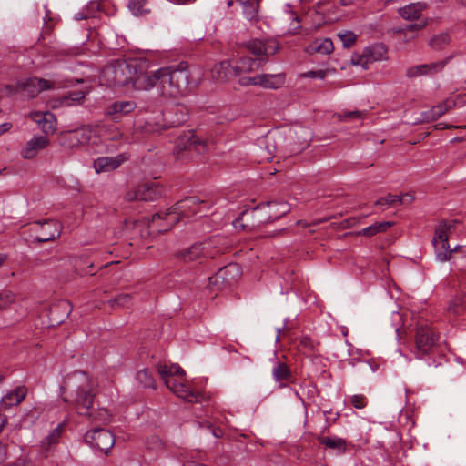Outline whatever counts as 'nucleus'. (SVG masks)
Returning a JSON list of instances; mask_svg holds the SVG:
<instances>
[{
  "mask_svg": "<svg viewBox=\"0 0 466 466\" xmlns=\"http://www.w3.org/2000/svg\"><path fill=\"white\" fill-rule=\"evenodd\" d=\"M52 86V83L48 80L38 77H29L17 82L15 86H5V89L8 95L20 93L23 96L27 98H35L40 92L49 90Z\"/></svg>",
  "mask_w": 466,
  "mask_h": 466,
  "instance_id": "8",
  "label": "nucleus"
},
{
  "mask_svg": "<svg viewBox=\"0 0 466 466\" xmlns=\"http://www.w3.org/2000/svg\"><path fill=\"white\" fill-rule=\"evenodd\" d=\"M242 275L241 268L238 263H229L220 268L217 273L208 278L207 288L211 292H218L229 289L240 279Z\"/></svg>",
  "mask_w": 466,
  "mask_h": 466,
  "instance_id": "7",
  "label": "nucleus"
},
{
  "mask_svg": "<svg viewBox=\"0 0 466 466\" xmlns=\"http://www.w3.org/2000/svg\"><path fill=\"white\" fill-rule=\"evenodd\" d=\"M392 225L393 223L390 221L375 222L374 224L362 228L359 234L366 237H372L378 233L385 232Z\"/></svg>",
  "mask_w": 466,
  "mask_h": 466,
  "instance_id": "34",
  "label": "nucleus"
},
{
  "mask_svg": "<svg viewBox=\"0 0 466 466\" xmlns=\"http://www.w3.org/2000/svg\"><path fill=\"white\" fill-rule=\"evenodd\" d=\"M126 159L124 155L101 157L94 160L93 167L97 174L109 172L116 169Z\"/></svg>",
  "mask_w": 466,
  "mask_h": 466,
  "instance_id": "19",
  "label": "nucleus"
},
{
  "mask_svg": "<svg viewBox=\"0 0 466 466\" xmlns=\"http://www.w3.org/2000/svg\"><path fill=\"white\" fill-rule=\"evenodd\" d=\"M147 0H130L128 8L135 15H140L148 12L146 9Z\"/></svg>",
  "mask_w": 466,
  "mask_h": 466,
  "instance_id": "44",
  "label": "nucleus"
},
{
  "mask_svg": "<svg viewBox=\"0 0 466 466\" xmlns=\"http://www.w3.org/2000/svg\"><path fill=\"white\" fill-rule=\"evenodd\" d=\"M450 35L447 33H441L432 36L429 45L434 50H441L450 43Z\"/></svg>",
  "mask_w": 466,
  "mask_h": 466,
  "instance_id": "39",
  "label": "nucleus"
},
{
  "mask_svg": "<svg viewBox=\"0 0 466 466\" xmlns=\"http://www.w3.org/2000/svg\"><path fill=\"white\" fill-rule=\"evenodd\" d=\"M146 445L147 449L158 451L164 448V442L157 435H151L147 439Z\"/></svg>",
  "mask_w": 466,
  "mask_h": 466,
  "instance_id": "48",
  "label": "nucleus"
},
{
  "mask_svg": "<svg viewBox=\"0 0 466 466\" xmlns=\"http://www.w3.org/2000/svg\"><path fill=\"white\" fill-rule=\"evenodd\" d=\"M360 111H348L343 112L338 115V117L340 118V120H349L353 118H360Z\"/></svg>",
  "mask_w": 466,
  "mask_h": 466,
  "instance_id": "54",
  "label": "nucleus"
},
{
  "mask_svg": "<svg viewBox=\"0 0 466 466\" xmlns=\"http://www.w3.org/2000/svg\"><path fill=\"white\" fill-rule=\"evenodd\" d=\"M113 309L129 307L132 304V297L129 294L122 293L107 301Z\"/></svg>",
  "mask_w": 466,
  "mask_h": 466,
  "instance_id": "40",
  "label": "nucleus"
},
{
  "mask_svg": "<svg viewBox=\"0 0 466 466\" xmlns=\"http://www.w3.org/2000/svg\"><path fill=\"white\" fill-rule=\"evenodd\" d=\"M326 75H327V73L325 70H311V71L305 73L304 76L307 77H309V78L323 79V78H325Z\"/></svg>",
  "mask_w": 466,
  "mask_h": 466,
  "instance_id": "56",
  "label": "nucleus"
},
{
  "mask_svg": "<svg viewBox=\"0 0 466 466\" xmlns=\"http://www.w3.org/2000/svg\"><path fill=\"white\" fill-rule=\"evenodd\" d=\"M266 63L263 58L241 57L235 61H222L211 69V76L217 81H227L240 76L259 67Z\"/></svg>",
  "mask_w": 466,
  "mask_h": 466,
  "instance_id": "4",
  "label": "nucleus"
},
{
  "mask_svg": "<svg viewBox=\"0 0 466 466\" xmlns=\"http://www.w3.org/2000/svg\"><path fill=\"white\" fill-rule=\"evenodd\" d=\"M424 5L420 3L410 4L399 9V14L406 20H416L421 15Z\"/></svg>",
  "mask_w": 466,
  "mask_h": 466,
  "instance_id": "32",
  "label": "nucleus"
},
{
  "mask_svg": "<svg viewBox=\"0 0 466 466\" xmlns=\"http://www.w3.org/2000/svg\"><path fill=\"white\" fill-rule=\"evenodd\" d=\"M15 300V295L8 289L0 291V311L6 309Z\"/></svg>",
  "mask_w": 466,
  "mask_h": 466,
  "instance_id": "43",
  "label": "nucleus"
},
{
  "mask_svg": "<svg viewBox=\"0 0 466 466\" xmlns=\"http://www.w3.org/2000/svg\"><path fill=\"white\" fill-rule=\"evenodd\" d=\"M162 77V93L170 96L184 94L192 86H197L202 77L201 69L182 61L176 66L159 68Z\"/></svg>",
  "mask_w": 466,
  "mask_h": 466,
  "instance_id": "3",
  "label": "nucleus"
},
{
  "mask_svg": "<svg viewBox=\"0 0 466 466\" xmlns=\"http://www.w3.org/2000/svg\"><path fill=\"white\" fill-rule=\"evenodd\" d=\"M163 187L155 182L145 183L138 186L140 201H155L163 195Z\"/></svg>",
  "mask_w": 466,
  "mask_h": 466,
  "instance_id": "23",
  "label": "nucleus"
},
{
  "mask_svg": "<svg viewBox=\"0 0 466 466\" xmlns=\"http://www.w3.org/2000/svg\"><path fill=\"white\" fill-rule=\"evenodd\" d=\"M209 208L210 206L207 201L201 200L196 196L187 197L177 201L174 207L166 211L153 214L149 222V228L160 233L167 232L181 218H189L194 215L207 216Z\"/></svg>",
  "mask_w": 466,
  "mask_h": 466,
  "instance_id": "2",
  "label": "nucleus"
},
{
  "mask_svg": "<svg viewBox=\"0 0 466 466\" xmlns=\"http://www.w3.org/2000/svg\"><path fill=\"white\" fill-rule=\"evenodd\" d=\"M91 413H94L95 416L96 417V418H93L91 416H86L92 421L101 420L103 422H106V421H108L109 418H110V414L108 413V411L106 410H96L91 409Z\"/></svg>",
  "mask_w": 466,
  "mask_h": 466,
  "instance_id": "49",
  "label": "nucleus"
},
{
  "mask_svg": "<svg viewBox=\"0 0 466 466\" xmlns=\"http://www.w3.org/2000/svg\"><path fill=\"white\" fill-rule=\"evenodd\" d=\"M425 23H414V24H410V25H408L406 27H405V31H410V32H413V31H418V30H420L421 28H423L425 26Z\"/></svg>",
  "mask_w": 466,
  "mask_h": 466,
  "instance_id": "59",
  "label": "nucleus"
},
{
  "mask_svg": "<svg viewBox=\"0 0 466 466\" xmlns=\"http://www.w3.org/2000/svg\"><path fill=\"white\" fill-rule=\"evenodd\" d=\"M125 199L127 201H135L140 200V197L138 196V187L134 190H129L125 195Z\"/></svg>",
  "mask_w": 466,
  "mask_h": 466,
  "instance_id": "57",
  "label": "nucleus"
},
{
  "mask_svg": "<svg viewBox=\"0 0 466 466\" xmlns=\"http://www.w3.org/2000/svg\"><path fill=\"white\" fill-rule=\"evenodd\" d=\"M164 382H165L167 388H168L172 391H174V390L179 384V381H177V380L175 379L174 377H170V378L167 379Z\"/></svg>",
  "mask_w": 466,
  "mask_h": 466,
  "instance_id": "58",
  "label": "nucleus"
},
{
  "mask_svg": "<svg viewBox=\"0 0 466 466\" xmlns=\"http://www.w3.org/2000/svg\"><path fill=\"white\" fill-rule=\"evenodd\" d=\"M187 120V110L182 105H176L164 113V123H147V131L158 133L171 127H178Z\"/></svg>",
  "mask_w": 466,
  "mask_h": 466,
  "instance_id": "9",
  "label": "nucleus"
},
{
  "mask_svg": "<svg viewBox=\"0 0 466 466\" xmlns=\"http://www.w3.org/2000/svg\"><path fill=\"white\" fill-rule=\"evenodd\" d=\"M177 397L182 398L186 401L194 402L198 401V392L190 390L187 385L182 382L177 386L173 391Z\"/></svg>",
  "mask_w": 466,
  "mask_h": 466,
  "instance_id": "36",
  "label": "nucleus"
},
{
  "mask_svg": "<svg viewBox=\"0 0 466 466\" xmlns=\"http://www.w3.org/2000/svg\"><path fill=\"white\" fill-rule=\"evenodd\" d=\"M86 97V93L83 91H72L67 96L57 98L55 101L54 106H71L74 105L81 104Z\"/></svg>",
  "mask_w": 466,
  "mask_h": 466,
  "instance_id": "30",
  "label": "nucleus"
},
{
  "mask_svg": "<svg viewBox=\"0 0 466 466\" xmlns=\"http://www.w3.org/2000/svg\"><path fill=\"white\" fill-rule=\"evenodd\" d=\"M258 75L254 76H240L238 83L242 86H258Z\"/></svg>",
  "mask_w": 466,
  "mask_h": 466,
  "instance_id": "52",
  "label": "nucleus"
},
{
  "mask_svg": "<svg viewBox=\"0 0 466 466\" xmlns=\"http://www.w3.org/2000/svg\"><path fill=\"white\" fill-rule=\"evenodd\" d=\"M458 127H459L452 126V125H446L444 123H438L435 126V128L438 129V130H443V129H446V128H458Z\"/></svg>",
  "mask_w": 466,
  "mask_h": 466,
  "instance_id": "62",
  "label": "nucleus"
},
{
  "mask_svg": "<svg viewBox=\"0 0 466 466\" xmlns=\"http://www.w3.org/2000/svg\"><path fill=\"white\" fill-rule=\"evenodd\" d=\"M463 97H466V93L464 95H458L456 99L449 97L445 101H443L442 104L444 105V107L447 108V112L458 105V99Z\"/></svg>",
  "mask_w": 466,
  "mask_h": 466,
  "instance_id": "53",
  "label": "nucleus"
},
{
  "mask_svg": "<svg viewBox=\"0 0 466 466\" xmlns=\"http://www.w3.org/2000/svg\"><path fill=\"white\" fill-rule=\"evenodd\" d=\"M27 393L26 388L20 386L13 390L8 391L2 397L0 405L3 409H8L12 406L20 404L25 398Z\"/></svg>",
  "mask_w": 466,
  "mask_h": 466,
  "instance_id": "24",
  "label": "nucleus"
},
{
  "mask_svg": "<svg viewBox=\"0 0 466 466\" xmlns=\"http://www.w3.org/2000/svg\"><path fill=\"white\" fill-rule=\"evenodd\" d=\"M171 368H172V377H174L175 375L182 376L185 374L184 370L177 364L171 365Z\"/></svg>",
  "mask_w": 466,
  "mask_h": 466,
  "instance_id": "61",
  "label": "nucleus"
},
{
  "mask_svg": "<svg viewBox=\"0 0 466 466\" xmlns=\"http://www.w3.org/2000/svg\"><path fill=\"white\" fill-rule=\"evenodd\" d=\"M351 63L355 66H360L363 69H368L370 64L365 50L362 54H354L351 57Z\"/></svg>",
  "mask_w": 466,
  "mask_h": 466,
  "instance_id": "46",
  "label": "nucleus"
},
{
  "mask_svg": "<svg viewBox=\"0 0 466 466\" xmlns=\"http://www.w3.org/2000/svg\"><path fill=\"white\" fill-rule=\"evenodd\" d=\"M175 256L178 260L184 263H191L199 260V264H202L203 261L208 258L205 247L203 244L198 243H196L188 248L176 253Z\"/></svg>",
  "mask_w": 466,
  "mask_h": 466,
  "instance_id": "18",
  "label": "nucleus"
},
{
  "mask_svg": "<svg viewBox=\"0 0 466 466\" xmlns=\"http://www.w3.org/2000/svg\"><path fill=\"white\" fill-rule=\"evenodd\" d=\"M273 377L277 381L288 380L291 377V371L286 363H278L272 370Z\"/></svg>",
  "mask_w": 466,
  "mask_h": 466,
  "instance_id": "38",
  "label": "nucleus"
},
{
  "mask_svg": "<svg viewBox=\"0 0 466 466\" xmlns=\"http://www.w3.org/2000/svg\"><path fill=\"white\" fill-rule=\"evenodd\" d=\"M338 35L342 41L343 46L347 48L351 47L356 43L357 40V35L352 31H346L342 34L339 33Z\"/></svg>",
  "mask_w": 466,
  "mask_h": 466,
  "instance_id": "47",
  "label": "nucleus"
},
{
  "mask_svg": "<svg viewBox=\"0 0 466 466\" xmlns=\"http://www.w3.org/2000/svg\"><path fill=\"white\" fill-rule=\"evenodd\" d=\"M351 404L356 409H363L367 406V399L363 395H354L351 397Z\"/></svg>",
  "mask_w": 466,
  "mask_h": 466,
  "instance_id": "51",
  "label": "nucleus"
},
{
  "mask_svg": "<svg viewBox=\"0 0 466 466\" xmlns=\"http://www.w3.org/2000/svg\"><path fill=\"white\" fill-rule=\"evenodd\" d=\"M261 0H239L243 6V13L246 18L252 22L257 23L259 20L258 9Z\"/></svg>",
  "mask_w": 466,
  "mask_h": 466,
  "instance_id": "29",
  "label": "nucleus"
},
{
  "mask_svg": "<svg viewBox=\"0 0 466 466\" xmlns=\"http://www.w3.org/2000/svg\"><path fill=\"white\" fill-rule=\"evenodd\" d=\"M61 390L63 393L66 391L70 393V398L64 397L63 400L71 403L78 415L96 418L94 413H91L96 396L95 383L86 372L76 370L66 375Z\"/></svg>",
  "mask_w": 466,
  "mask_h": 466,
  "instance_id": "1",
  "label": "nucleus"
},
{
  "mask_svg": "<svg viewBox=\"0 0 466 466\" xmlns=\"http://www.w3.org/2000/svg\"><path fill=\"white\" fill-rule=\"evenodd\" d=\"M136 108V104L133 101H116L108 106L106 110V116L114 115H127L131 113Z\"/></svg>",
  "mask_w": 466,
  "mask_h": 466,
  "instance_id": "28",
  "label": "nucleus"
},
{
  "mask_svg": "<svg viewBox=\"0 0 466 466\" xmlns=\"http://www.w3.org/2000/svg\"><path fill=\"white\" fill-rule=\"evenodd\" d=\"M452 57L453 56L451 55L441 61L413 66L408 68L406 76L409 78H412L418 76L432 75L441 72Z\"/></svg>",
  "mask_w": 466,
  "mask_h": 466,
  "instance_id": "16",
  "label": "nucleus"
},
{
  "mask_svg": "<svg viewBox=\"0 0 466 466\" xmlns=\"http://www.w3.org/2000/svg\"><path fill=\"white\" fill-rule=\"evenodd\" d=\"M451 228V225H448L446 222H441L436 228L435 235L432 239L436 258L441 262L450 260L452 253L456 251V248L454 249H451L448 242V231Z\"/></svg>",
  "mask_w": 466,
  "mask_h": 466,
  "instance_id": "10",
  "label": "nucleus"
},
{
  "mask_svg": "<svg viewBox=\"0 0 466 466\" xmlns=\"http://www.w3.org/2000/svg\"><path fill=\"white\" fill-rule=\"evenodd\" d=\"M437 337L431 327L427 325L419 326L415 334L414 354L416 358L421 359L429 354L436 344Z\"/></svg>",
  "mask_w": 466,
  "mask_h": 466,
  "instance_id": "12",
  "label": "nucleus"
},
{
  "mask_svg": "<svg viewBox=\"0 0 466 466\" xmlns=\"http://www.w3.org/2000/svg\"><path fill=\"white\" fill-rule=\"evenodd\" d=\"M299 345L301 347H303L304 349L311 350V351L315 350L314 343L309 337H306V336L301 337L299 339Z\"/></svg>",
  "mask_w": 466,
  "mask_h": 466,
  "instance_id": "55",
  "label": "nucleus"
},
{
  "mask_svg": "<svg viewBox=\"0 0 466 466\" xmlns=\"http://www.w3.org/2000/svg\"><path fill=\"white\" fill-rule=\"evenodd\" d=\"M63 431L64 424L60 423L45 439L42 440L40 446L42 452L45 453L46 456L59 442Z\"/></svg>",
  "mask_w": 466,
  "mask_h": 466,
  "instance_id": "26",
  "label": "nucleus"
},
{
  "mask_svg": "<svg viewBox=\"0 0 466 466\" xmlns=\"http://www.w3.org/2000/svg\"><path fill=\"white\" fill-rule=\"evenodd\" d=\"M401 198H403V201H398L399 204H401V205H408V204H410L413 199H414V197L412 194L410 193H407L405 195H401L400 196Z\"/></svg>",
  "mask_w": 466,
  "mask_h": 466,
  "instance_id": "60",
  "label": "nucleus"
},
{
  "mask_svg": "<svg viewBox=\"0 0 466 466\" xmlns=\"http://www.w3.org/2000/svg\"><path fill=\"white\" fill-rule=\"evenodd\" d=\"M45 9V16L43 17V28L41 33V37L44 38L46 35H49L53 27L55 25L54 18L52 17V12L47 8L46 5L44 6Z\"/></svg>",
  "mask_w": 466,
  "mask_h": 466,
  "instance_id": "42",
  "label": "nucleus"
},
{
  "mask_svg": "<svg viewBox=\"0 0 466 466\" xmlns=\"http://www.w3.org/2000/svg\"><path fill=\"white\" fill-rule=\"evenodd\" d=\"M267 208L268 209V211H266L264 214L266 217L265 219L259 220L258 223L273 222L274 220L279 219V218L285 216L289 212V207L288 203L268 201L266 203L258 204L251 210V214L255 216L258 211H262Z\"/></svg>",
  "mask_w": 466,
  "mask_h": 466,
  "instance_id": "13",
  "label": "nucleus"
},
{
  "mask_svg": "<svg viewBox=\"0 0 466 466\" xmlns=\"http://www.w3.org/2000/svg\"><path fill=\"white\" fill-rule=\"evenodd\" d=\"M137 381L145 388H156L155 380L151 373L147 369H143L137 373Z\"/></svg>",
  "mask_w": 466,
  "mask_h": 466,
  "instance_id": "41",
  "label": "nucleus"
},
{
  "mask_svg": "<svg viewBox=\"0 0 466 466\" xmlns=\"http://www.w3.org/2000/svg\"><path fill=\"white\" fill-rule=\"evenodd\" d=\"M7 423V416L0 413V433L3 431L4 426Z\"/></svg>",
  "mask_w": 466,
  "mask_h": 466,
  "instance_id": "64",
  "label": "nucleus"
},
{
  "mask_svg": "<svg viewBox=\"0 0 466 466\" xmlns=\"http://www.w3.org/2000/svg\"><path fill=\"white\" fill-rule=\"evenodd\" d=\"M157 370L161 377V379L165 381L167 379L172 377V368L171 365L167 366L166 364H157Z\"/></svg>",
  "mask_w": 466,
  "mask_h": 466,
  "instance_id": "50",
  "label": "nucleus"
},
{
  "mask_svg": "<svg viewBox=\"0 0 466 466\" xmlns=\"http://www.w3.org/2000/svg\"><path fill=\"white\" fill-rule=\"evenodd\" d=\"M36 224L40 225L43 229V235L35 237V242L45 243L53 241L57 238L61 234V225L58 221L54 219H45L43 221H36Z\"/></svg>",
  "mask_w": 466,
  "mask_h": 466,
  "instance_id": "17",
  "label": "nucleus"
},
{
  "mask_svg": "<svg viewBox=\"0 0 466 466\" xmlns=\"http://www.w3.org/2000/svg\"><path fill=\"white\" fill-rule=\"evenodd\" d=\"M136 66L137 62L115 61L103 68L100 78L108 86H128L136 75Z\"/></svg>",
  "mask_w": 466,
  "mask_h": 466,
  "instance_id": "5",
  "label": "nucleus"
},
{
  "mask_svg": "<svg viewBox=\"0 0 466 466\" xmlns=\"http://www.w3.org/2000/svg\"><path fill=\"white\" fill-rule=\"evenodd\" d=\"M208 149V141L199 137L194 130L183 132L176 140L174 155L178 159L192 157V152L202 154Z\"/></svg>",
  "mask_w": 466,
  "mask_h": 466,
  "instance_id": "6",
  "label": "nucleus"
},
{
  "mask_svg": "<svg viewBox=\"0 0 466 466\" xmlns=\"http://www.w3.org/2000/svg\"><path fill=\"white\" fill-rule=\"evenodd\" d=\"M285 76L282 74H261L258 75V86L264 88L277 89L284 84Z\"/></svg>",
  "mask_w": 466,
  "mask_h": 466,
  "instance_id": "27",
  "label": "nucleus"
},
{
  "mask_svg": "<svg viewBox=\"0 0 466 466\" xmlns=\"http://www.w3.org/2000/svg\"><path fill=\"white\" fill-rule=\"evenodd\" d=\"M398 201H403V198L399 195L388 194L385 197L380 198L376 202V206H395Z\"/></svg>",
  "mask_w": 466,
  "mask_h": 466,
  "instance_id": "45",
  "label": "nucleus"
},
{
  "mask_svg": "<svg viewBox=\"0 0 466 466\" xmlns=\"http://www.w3.org/2000/svg\"><path fill=\"white\" fill-rule=\"evenodd\" d=\"M448 311L453 315H460L466 310V295H457L448 304Z\"/></svg>",
  "mask_w": 466,
  "mask_h": 466,
  "instance_id": "35",
  "label": "nucleus"
},
{
  "mask_svg": "<svg viewBox=\"0 0 466 466\" xmlns=\"http://www.w3.org/2000/svg\"><path fill=\"white\" fill-rule=\"evenodd\" d=\"M33 119L39 125L46 136L53 134L56 129V118L55 115L49 111L35 113Z\"/></svg>",
  "mask_w": 466,
  "mask_h": 466,
  "instance_id": "22",
  "label": "nucleus"
},
{
  "mask_svg": "<svg viewBox=\"0 0 466 466\" xmlns=\"http://www.w3.org/2000/svg\"><path fill=\"white\" fill-rule=\"evenodd\" d=\"M242 46L251 54L258 56L257 58L266 59V62L268 56L276 54L279 49L278 44L272 40L264 42L259 39H253L248 43H243Z\"/></svg>",
  "mask_w": 466,
  "mask_h": 466,
  "instance_id": "14",
  "label": "nucleus"
},
{
  "mask_svg": "<svg viewBox=\"0 0 466 466\" xmlns=\"http://www.w3.org/2000/svg\"><path fill=\"white\" fill-rule=\"evenodd\" d=\"M319 444L328 449L335 451L339 454H343L347 451V441L338 436L326 437L322 435L317 436Z\"/></svg>",
  "mask_w": 466,
  "mask_h": 466,
  "instance_id": "25",
  "label": "nucleus"
},
{
  "mask_svg": "<svg viewBox=\"0 0 466 466\" xmlns=\"http://www.w3.org/2000/svg\"><path fill=\"white\" fill-rule=\"evenodd\" d=\"M85 441L91 447L103 451L105 454H107L116 441L114 434L103 428H94L86 431Z\"/></svg>",
  "mask_w": 466,
  "mask_h": 466,
  "instance_id": "11",
  "label": "nucleus"
},
{
  "mask_svg": "<svg viewBox=\"0 0 466 466\" xmlns=\"http://www.w3.org/2000/svg\"><path fill=\"white\" fill-rule=\"evenodd\" d=\"M309 48L312 52L322 54V55H329L334 50L333 42L329 38H324L322 40H315L310 46Z\"/></svg>",
  "mask_w": 466,
  "mask_h": 466,
  "instance_id": "33",
  "label": "nucleus"
},
{
  "mask_svg": "<svg viewBox=\"0 0 466 466\" xmlns=\"http://www.w3.org/2000/svg\"><path fill=\"white\" fill-rule=\"evenodd\" d=\"M88 138L84 130H70L60 136L59 142L63 147L72 149L86 143Z\"/></svg>",
  "mask_w": 466,
  "mask_h": 466,
  "instance_id": "20",
  "label": "nucleus"
},
{
  "mask_svg": "<svg viewBox=\"0 0 466 466\" xmlns=\"http://www.w3.org/2000/svg\"><path fill=\"white\" fill-rule=\"evenodd\" d=\"M11 127L12 124L8 122L0 125V135L7 132Z\"/></svg>",
  "mask_w": 466,
  "mask_h": 466,
  "instance_id": "63",
  "label": "nucleus"
},
{
  "mask_svg": "<svg viewBox=\"0 0 466 466\" xmlns=\"http://www.w3.org/2000/svg\"><path fill=\"white\" fill-rule=\"evenodd\" d=\"M447 113V108L444 107L442 103L432 106L430 110L422 113L423 121L431 122L435 121L441 116Z\"/></svg>",
  "mask_w": 466,
  "mask_h": 466,
  "instance_id": "37",
  "label": "nucleus"
},
{
  "mask_svg": "<svg viewBox=\"0 0 466 466\" xmlns=\"http://www.w3.org/2000/svg\"><path fill=\"white\" fill-rule=\"evenodd\" d=\"M364 50L370 64L386 59L388 51L383 44H375L366 47Z\"/></svg>",
  "mask_w": 466,
  "mask_h": 466,
  "instance_id": "31",
  "label": "nucleus"
},
{
  "mask_svg": "<svg viewBox=\"0 0 466 466\" xmlns=\"http://www.w3.org/2000/svg\"><path fill=\"white\" fill-rule=\"evenodd\" d=\"M159 69L149 74L136 69V75L132 78V86L138 90H147L158 85L162 88V77Z\"/></svg>",
  "mask_w": 466,
  "mask_h": 466,
  "instance_id": "15",
  "label": "nucleus"
},
{
  "mask_svg": "<svg viewBox=\"0 0 466 466\" xmlns=\"http://www.w3.org/2000/svg\"><path fill=\"white\" fill-rule=\"evenodd\" d=\"M49 144V139L46 136L34 137L30 139L21 151V155L25 159L35 157L38 151L46 148Z\"/></svg>",
  "mask_w": 466,
  "mask_h": 466,
  "instance_id": "21",
  "label": "nucleus"
}]
</instances>
